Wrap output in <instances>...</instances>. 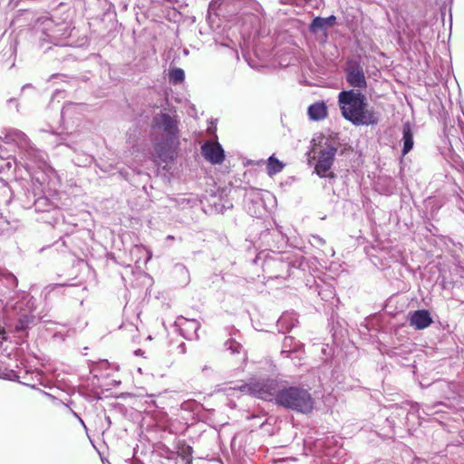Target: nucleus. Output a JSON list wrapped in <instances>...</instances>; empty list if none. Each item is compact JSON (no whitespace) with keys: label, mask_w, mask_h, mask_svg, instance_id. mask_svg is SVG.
Returning <instances> with one entry per match:
<instances>
[{"label":"nucleus","mask_w":464,"mask_h":464,"mask_svg":"<svg viewBox=\"0 0 464 464\" xmlns=\"http://www.w3.org/2000/svg\"><path fill=\"white\" fill-rule=\"evenodd\" d=\"M18 284L17 278L14 274L6 269L0 268V309H2L7 316L16 317V320L11 326L13 332L21 339L28 337L29 330L37 324L38 321L44 320V315H39L38 319L34 314L36 305L35 299L26 292L14 293Z\"/></svg>","instance_id":"obj_1"},{"label":"nucleus","mask_w":464,"mask_h":464,"mask_svg":"<svg viewBox=\"0 0 464 464\" xmlns=\"http://www.w3.org/2000/svg\"><path fill=\"white\" fill-rule=\"evenodd\" d=\"M151 142L156 157L162 163L175 160L179 142V121L167 112L153 116L151 121Z\"/></svg>","instance_id":"obj_2"},{"label":"nucleus","mask_w":464,"mask_h":464,"mask_svg":"<svg viewBox=\"0 0 464 464\" xmlns=\"http://www.w3.org/2000/svg\"><path fill=\"white\" fill-rule=\"evenodd\" d=\"M337 104L342 117L354 126H374L379 122L373 108H369L367 96L359 90L339 92Z\"/></svg>","instance_id":"obj_3"},{"label":"nucleus","mask_w":464,"mask_h":464,"mask_svg":"<svg viewBox=\"0 0 464 464\" xmlns=\"http://www.w3.org/2000/svg\"><path fill=\"white\" fill-rule=\"evenodd\" d=\"M315 401L307 385L290 383L285 381L276 406L285 410L308 415L313 412Z\"/></svg>","instance_id":"obj_4"},{"label":"nucleus","mask_w":464,"mask_h":464,"mask_svg":"<svg viewBox=\"0 0 464 464\" xmlns=\"http://www.w3.org/2000/svg\"><path fill=\"white\" fill-rule=\"evenodd\" d=\"M33 34L38 38L40 47L44 48V44H53L54 45H67L65 40L71 35V23L67 18L60 22H55L53 16L42 15L37 17L33 24Z\"/></svg>","instance_id":"obj_5"},{"label":"nucleus","mask_w":464,"mask_h":464,"mask_svg":"<svg viewBox=\"0 0 464 464\" xmlns=\"http://www.w3.org/2000/svg\"><path fill=\"white\" fill-rule=\"evenodd\" d=\"M21 160L19 164L26 169L30 176V182L35 185V182L42 186L48 184L52 176L55 175L54 169L48 163V155L45 151L37 149L31 142L21 152Z\"/></svg>","instance_id":"obj_6"},{"label":"nucleus","mask_w":464,"mask_h":464,"mask_svg":"<svg viewBox=\"0 0 464 464\" xmlns=\"http://www.w3.org/2000/svg\"><path fill=\"white\" fill-rule=\"evenodd\" d=\"M48 184H40L35 182L28 183L23 188V192L18 196L21 206L24 209H33L35 213H56L60 208V199L58 195H53L49 198L45 195L44 189Z\"/></svg>","instance_id":"obj_7"},{"label":"nucleus","mask_w":464,"mask_h":464,"mask_svg":"<svg viewBox=\"0 0 464 464\" xmlns=\"http://www.w3.org/2000/svg\"><path fill=\"white\" fill-rule=\"evenodd\" d=\"M285 380L279 378H259L248 384V392L251 395L276 405L279 394H281Z\"/></svg>","instance_id":"obj_8"},{"label":"nucleus","mask_w":464,"mask_h":464,"mask_svg":"<svg viewBox=\"0 0 464 464\" xmlns=\"http://www.w3.org/2000/svg\"><path fill=\"white\" fill-rule=\"evenodd\" d=\"M304 257L300 255H292L284 253L278 257L269 258L265 261L266 267H272L276 270L274 275L276 278H286L293 274L294 269H302Z\"/></svg>","instance_id":"obj_9"},{"label":"nucleus","mask_w":464,"mask_h":464,"mask_svg":"<svg viewBox=\"0 0 464 464\" xmlns=\"http://www.w3.org/2000/svg\"><path fill=\"white\" fill-rule=\"evenodd\" d=\"M319 139V143L323 144L324 148L318 153L314 172L319 177H323L326 175V172L331 169L334 164L339 141L333 137H325L324 135H321Z\"/></svg>","instance_id":"obj_10"},{"label":"nucleus","mask_w":464,"mask_h":464,"mask_svg":"<svg viewBox=\"0 0 464 464\" xmlns=\"http://www.w3.org/2000/svg\"><path fill=\"white\" fill-rule=\"evenodd\" d=\"M344 79L350 89L362 91L367 87V79L360 57H351L343 67Z\"/></svg>","instance_id":"obj_11"},{"label":"nucleus","mask_w":464,"mask_h":464,"mask_svg":"<svg viewBox=\"0 0 464 464\" xmlns=\"http://www.w3.org/2000/svg\"><path fill=\"white\" fill-rule=\"evenodd\" d=\"M83 136L79 131H71L64 132L56 135L53 142L55 146L59 148H63V152H66V150H70L74 153L80 154V152H83L84 145L82 144Z\"/></svg>","instance_id":"obj_12"},{"label":"nucleus","mask_w":464,"mask_h":464,"mask_svg":"<svg viewBox=\"0 0 464 464\" xmlns=\"http://www.w3.org/2000/svg\"><path fill=\"white\" fill-rule=\"evenodd\" d=\"M244 202L250 216L257 218L263 214L264 200L262 190L255 188L247 189L244 196Z\"/></svg>","instance_id":"obj_13"},{"label":"nucleus","mask_w":464,"mask_h":464,"mask_svg":"<svg viewBox=\"0 0 464 464\" xmlns=\"http://www.w3.org/2000/svg\"><path fill=\"white\" fill-rule=\"evenodd\" d=\"M200 149L203 158L212 165H219L225 160V150L218 141H206Z\"/></svg>","instance_id":"obj_14"},{"label":"nucleus","mask_w":464,"mask_h":464,"mask_svg":"<svg viewBox=\"0 0 464 464\" xmlns=\"http://www.w3.org/2000/svg\"><path fill=\"white\" fill-rule=\"evenodd\" d=\"M176 325L179 327L181 334L188 340L198 339V331L200 328V324L196 319H188L183 316L178 317Z\"/></svg>","instance_id":"obj_15"},{"label":"nucleus","mask_w":464,"mask_h":464,"mask_svg":"<svg viewBox=\"0 0 464 464\" xmlns=\"http://www.w3.org/2000/svg\"><path fill=\"white\" fill-rule=\"evenodd\" d=\"M408 320L410 325L416 330L426 329L433 323L431 314L427 309H418L411 312Z\"/></svg>","instance_id":"obj_16"},{"label":"nucleus","mask_w":464,"mask_h":464,"mask_svg":"<svg viewBox=\"0 0 464 464\" xmlns=\"http://www.w3.org/2000/svg\"><path fill=\"white\" fill-rule=\"evenodd\" d=\"M2 134H4V140L5 143L16 144L21 152L31 143L27 135L17 129H5Z\"/></svg>","instance_id":"obj_17"},{"label":"nucleus","mask_w":464,"mask_h":464,"mask_svg":"<svg viewBox=\"0 0 464 464\" xmlns=\"http://www.w3.org/2000/svg\"><path fill=\"white\" fill-rule=\"evenodd\" d=\"M336 24V16L331 14L328 17L315 16L312 19L308 30L311 34H316L319 32H326Z\"/></svg>","instance_id":"obj_18"},{"label":"nucleus","mask_w":464,"mask_h":464,"mask_svg":"<svg viewBox=\"0 0 464 464\" xmlns=\"http://www.w3.org/2000/svg\"><path fill=\"white\" fill-rule=\"evenodd\" d=\"M83 103L68 102L63 105L61 111V119L64 124H69L70 121L75 119L79 121V116L82 114L81 111L83 108Z\"/></svg>","instance_id":"obj_19"},{"label":"nucleus","mask_w":464,"mask_h":464,"mask_svg":"<svg viewBox=\"0 0 464 464\" xmlns=\"http://www.w3.org/2000/svg\"><path fill=\"white\" fill-rule=\"evenodd\" d=\"M401 142L402 143L401 156L404 157L413 149L414 146L413 128L412 124L409 121L402 124V137Z\"/></svg>","instance_id":"obj_20"},{"label":"nucleus","mask_w":464,"mask_h":464,"mask_svg":"<svg viewBox=\"0 0 464 464\" xmlns=\"http://www.w3.org/2000/svg\"><path fill=\"white\" fill-rule=\"evenodd\" d=\"M298 321L295 313H284L276 323V327L279 333L285 334L290 332L296 324Z\"/></svg>","instance_id":"obj_21"},{"label":"nucleus","mask_w":464,"mask_h":464,"mask_svg":"<svg viewBox=\"0 0 464 464\" xmlns=\"http://www.w3.org/2000/svg\"><path fill=\"white\" fill-rule=\"evenodd\" d=\"M307 114L310 120L319 121L327 117L328 109L324 102H316L309 105Z\"/></svg>","instance_id":"obj_22"},{"label":"nucleus","mask_w":464,"mask_h":464,"mask_svg":"<svg viewBox=\"0 0 464 464\" xmlns=\"http://www.w3.org/2000/svg\"><path fill=\"white\" fill-rule=\"evenodd\" d=\"M285 164L276 158L274 155L270 156L267 160L266 171L272 177L283 170Z\"/></svg>","instance_id":"obj_23"},{"label":"nucleus","mask_w":464,"mask_h":464,"mask_svg":"<svg viewBox=\"0 0 464 464\" xmlns=\"http://www.w3.org/2000/svg\"><path fill=\"white\" fill-rule=\"evenodd\" d=\"M185 81V71L179 67H171L169 70V82L177 85Z\"/></svg>","instance_id":"obj_24"},{"label":"nucleus","mask_w":464,"mask_h":464,"mask_svg":"<svg viewBox=\"0 0 464 464\" xmlns=\"http://www.w3.org/2000/svg\"><path fill=\"white\" fill-rule=\"evenodd\" d=\"M317 288L318 295L324 301H329L330 299H333L335 296V290L330 285L323 284L321 285H317Z\"/></svg>","instance_id":"obj_25"},{"label":"nucleus","mask_w":464,"mask_h":464,"mask_svg":"<svg viewBox=\"0 0 464 464\" xmlns=\"http://www.w3.org/2000/svg\"><path fill=\"white\" fill-rule=\"evenodd\" d=\"M301 346L302 343L299 341H296L293 336H285L283 341L282 353L295 352L299 350Z\"/></svg>","instance_id":"obj_26"},{"label":"nucleus","mask_w":464,"mask_h":464,"mask_svg":"<svg viewBox=\"0 0 464 464\" xmlns=\"http://www.w3.org/2000/svg\"><path fill=\"white\" fill-rule=\"evenodd\" d=\"M225 346H226L227 350H229L231 352V353H233V354L239 353L242 349L241 343H239L233 338L228 339L225 343Z\"/></svg>","instance_id":"obj_27"},{"label":"nucleus","mask_w":464,"mask_h":464,"mask_svg":"<svg viewBox=\"0 0 464 464\" xmlns=\"http://www.w3.org/2000/svg\"><path fill=\"white\" fill-rule=\"evenodd\" d=\"M180 450L182 458L186 460V464H192V447L189 445H183L182 448H180Z\"/></svg>","instance_id":"obj_28"},{"label":"nucleus","mask_w":464,"mask_h":464,"mask_svg":"<svg viewBox=\"0 0 464 464\" xmlns=\"http://www.w3.org/2000/svg\"><path fill=\"white\" fill-rule=\"evenodd\" d=\"M51 79H61L62 82H66L68 85L72 87L75 86L76 82H78L76 78H69L67 75L58 73L53 74L51 76Z\"/></svg>","instance_id":"obj_29"},{"label":"nucleus","mask_w":464,"mask_h":464,"mask_svg":"<svg viewBox=\"0 0 464 464\" xmlns=\"http://www.w3.org/2000/svg\"><path fill=\"white\" fill-rule=\"evenodd\" d=\"M81 394L90 402L99 401L102 399L97 392H83Z\"/></svg>","instance_id":"obj_30"},{"label":"nucleus","mask_w":464,"mask_h":464,"mask_svg":"<svg viewBox=\"0 0 464 464\" xmlns=\"http://www.w3.org/2000/svg\"><path fill=\"white\" fill-rule=\"evenodd\" d=\"M72 161L78 166H85L92 162V158L89 155L82 153L79 158L72 159Z\"/></svg>","instance_id":"obj_31"},{"label":"nucleus","mask_w":464,"mask_h":464,"mask_svg":"<svg viewBox=\"0 0 464 464\" xmlns=\"http://www.w3.org/2000/svg\"><path fill=\"white\" fill-rule=\"evenodd\" d=\"M54 2H58L54 8L60 7L64 8L69 6L73 2L82 3L83 0H53Z\"/></svg>","instance_id":"obj_32"},{"label":"nucleus","mask_w":464,"mask_h":464,"mask_svg":"<svg viewBox=\"0 0 464 464\" xmlns=\"http://www.w3.org/2000/svg\"><path fill=\"white\" fill-rule=\"evenodd\" d=\"M53 246H55L57 251L64 252L65 250L63 248H67L66 239L64 237H61L53 245Z\"/></svg>","instance_id":"obj_33"},{"label":"nucleus","mask_w":464,"mask_h":464,"mask_svg":"<svg viewBox=\"0 0 464 464\" xmlns=\"http://www.w3.org/2000/svg\"><path fill=\"white\" fill-rule=\"evenodd\" d=\"M176 273L185 276V279L188 278V271L187 267L181 264H177L174 267Z\"/></svg>","instance_id":"obj_34"},{"label":"nucleus","mask_w":464,"mask_h":464,"mask_svg":"<svg viewBox=\"0 0 464 464\" xmlns=\"http://www.w3.org/2000/svg\"><path fill=\"white\" fill-rule=\"evenodd\" d=\"M311 244L315 246H320L325 244V241L324 238H322L319 236H312V241Z\"/></svg>","instance_id":"obj_35"},{"label":"nucleus","mask_w":464,"mask_h":464,"mask_svg":"<svg viewBox=\"0 0 464 464\" xmlns=\"http://www.w3.org/2000/svg\"><path fill=\"white\" fill-rule=\"evenodd\" d=\"M64 285H63V284H52L45 287V291L47 292V294H50L54 289L63 287Z\"/></svg>","instance_id":"obj_36"},{"label":"nucleus","mask_w":464,"mask_h":464,"mask_svg":"<svg viewBox=\"0 0 464 464\" xmlns=\"http://www.w3.org/2000/svg\"><path fill=\"white\" fill-rule=\"evenodd\" d=\"M322 178H327L329 179H335L336 174L329 170L326 172V175L323 176Z\"/></svg>","instance_id":"obj_37"},{"label":"nucleus","mask_w":464,"mask_h":464,"mask_svg":"<svg viewBox=\"0 0 464 464\" xmlns=\"http://www.w3.org/2000/svg\"><path fill=\"white\" fill-rule=\"evenodd\" d=\"M65 92V90H60V89H56L53 95V99H55V98H58L60 95H62L63 92Z\"/></svg>","instance_id":"obj_38"},{"label":"nucleus","mask_w":464,"mask_h":464,"mask_svg":"<svg viewBox=\"0 0 464 464\" xmlns=\"http://www.w3.org/2000/svg\"><path fill=\"white\" fill-rule=\"evenodd\" d=\"M178 349H179L180 353L184 354L186 353V344L184 343H181L178 346Z\"/></svg>","instance_id":"obj_39"},{"label":"nucleus","mask_w":464,"mask_h":464,"mask_svg":"<svg viewBox=\"0 0 464 464\" xmlns=\"http://www.w3.org/2000/svg\"><path fill=\"white\" fill-rule=\"evenodd\" d=\"M0 379H9V376L7 373L2 372V370L0 369Z\"/></svg>","instance_id":"obj_40"},{"label":"nucleus","mask_w":464,"mask_h":464,"mask_svg":"<svg viewBox=\"0 0 464 464\" xmlns=\"http://www.w3.org/2000/svg\"><path fill=\"white\" fill-rule=\"evenodd\" d=\"M27 89H34L32 84H25L22 87V92H25Z\"/></svg>","instance_id":"obj_41"},{"label":"nucleus","mask_w":464,"mask_h":464,"mask_svg":"<svg viewBox=\"0 0 464 464\" xmlns=\"http://www.w3.org/2000/svg\"><path fill=\"white\" fill-rule=\"evenodd\" d=\"M69 411L72 414L73 417H75L76 419L80 418V415L77 412H75L73 410L69 409Z\"/></svg>","instance_id":"obj_42"},{"label":"nucleus","mask_w":464,"mask_h":464,"mask_svg":"<svg viewBox=\"0 0 464 464\" xmlns=\"http://www.w3.org/2000/svg\"><path fill=\"white\" fill-rule=\"evenodd\" d=\"M135 355H142L144 353V352L141 350V349H137L135 352H134Z\"/></svg>","instance_id":"obj_43"},{"label":"nucleus","mask_w":464,"mask_h":464,"mask_svg":"<svg viewBox=\"0 0 464 464\" xmlns=\"http://www.w3.org/2000/svg\"><path fill=\"white\" fill-rule=\"evenodd\" d=\"M105 421L108 425V428L111 425V418L109 416H105Z\"/></svg>","instance_id":"obj_44"},{"label":"nucleus","mask_w":464,"mask_h":464,"mask_svg":"<svg viewBox=\"0 0 464 464\" xmlns=\"http://www.w3.org/2000/svg\"><path fill=\"white\" fill-rule=\"evenodd\" d=\"M79 420V422L81 423V425L86 430L87 427L83 421V420L80 417L79 419H77Z\"/></svg>","instance_id":"obj_45"},{"label":"nucleus","mask_w":464,"mask_h":464,"mask_svg":"<svg viewBox=\"0 0 464 464\" xmlns=\"http://www.w3.org/2000/svg\"><path fill=\"white\" fill-rule=\"evenodd\" d=\"M112 406H113V407H115V408H116V407H119L120 409H122V408L124 407V406H123L122 404H121V403H113V404H112Z\"/></svg>","instance_id":"obj_46"},{"label":"nucleus","mask_w":464,"mask_h":464,"mask_svg":"<svg viewBox=\"0 0 464 464\" xmlns=\"http://www.w3.org/2000/svg\"><path fill=\"white\" fill-rule=\"evenodd\" d=\"M387 355H390V356H392L393 354H395V353L393 351H391V352H386Z\"/></svg>","instance_id":"obj_47"},{"label":"nucleus","mask_w":464,"mask_h":464,"mask_svg":"<svg viewBox=\"0 0 464 464\" xmlns=\"http://www.w3.org/2000/svg\"><path fill=\"white\" fill-rule=\"evenodd\" d=\"M267 235H269V232H268V231H265V232L262 234V236H263V237H266Z\"/></svg>","instance_id":"obj_48"},{"label":"nucleus","mask_w":464,"mask_h":464,"mask_svg":"<svg viewBox=\"0 0 464 464\" xmlns=\"http://www.w3.org/2000/svg\"><path fill=\"white\" fill-rule=\"evenodd\" d=\"M8 102H16V100H15V99L11 98Z\"/></svg>","instance_id":"obj_49"},{"label":"nucleus","mask_w":464,"mask_h":464,"mask_svg":"<svg viewBox=\"0 0 464 464\" xmlns=\"http://www.w3.org/2000/svg\"><path fill=\"white\" fill-rule=\"evenodd\" d=\"M257 259H258V256H256V258H254V259H253V263H254V264H256V261H257Z\"/></svg>","instance_id":"obj_50"},{"label":"nucleus","mask_w":464,"mask_h":464,"mask_svg":"<svg viewBox=\"0 0 464 464\" xmlns=\"http://www.w3.org/2000/svg\"><path fill=\"white\" fill-rule=\"evenodd\" d=\"M49 49H50V47H47V48L44 49V53H46V51L49 50Z\"/></svg>","instance_id":"obj_51"},{"label":"nucleus","mask_w":464,"mask_h":464,"mask_svg":"<svg viewBox=\"0 0 464 464\" xmlns=\"http://www.w3.org/2000/svg\"><path fill=\"white\" fill-rule=\"evenodd\" d=\"M442 287H443V288H446V287H447V285H446V284H445V283H442Z\"/></svg>","instance_id":"obj_52"}]
</instances>
